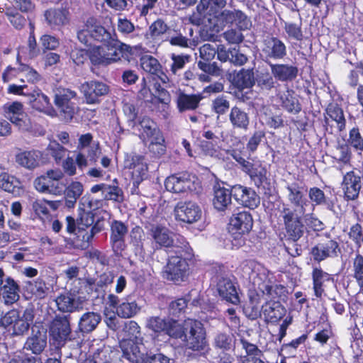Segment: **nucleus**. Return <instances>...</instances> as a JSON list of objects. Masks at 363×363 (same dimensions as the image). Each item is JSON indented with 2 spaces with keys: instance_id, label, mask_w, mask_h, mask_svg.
Listing matches in <instances>:
<instances>
[{
  "instance_id": "obj_26",
  "label": "nucleus",
  "mask_w": 363,
  "mask_h": 363,
  "mask_svg": "<svg viewBox=\"0 0 363 363\" xmlns=\"http://www.w3.org/2000/svg\"><path fill=\"white\" fill-rule=\"evenodd\" d=\"M262 43V52L268 59L282 60L287 55L285 43L278 37L267 36Z\"/></svg>"
},
{
  "instance_id": "obj_6",
  "label": "nucleus",
  "mask_w": 363,
  "mask_h": 363,
  "mask_svg": "<svg viewBox=\"0 0 363 363\" xmlns=\"http://www.w3.org/2000/svg\"><path fill=\"white\" fill-rule=\"evenodd\" d=\"M64 173L59 168L47 170L43 174L37 177L33 185L36 191L42 194L55 196L62 194L65 184L62 182Z\"/></svg>"
},
{
  "instance_id": "obj_28",
  "label": "nucleus",
  "mask_w": 363,
  "mask_h": 363,
  "mask_svg": "<svg viewBox=\"0 0 363 363\" xmlns=\"http://www.w3.org/2000/svg\"><path fill=\"white\" fill-rule=\"evenodd\" d=\"M311 279L313 294L317 298H322L323 295H325V283L334 281L333 275L324 271L320 267L313 268Z\"/></svg>"
},
{
  "instance_id": "obj_4",
  "label": "nucleus",
  "mask_w": 363,
  "mask_h": 363,
  "mask_svg": "<svg viewBox=\"0 0 363 363\" xmlns=\"http://www.w3.org/2000/svg\"><path fill=\"white\" fill-rule=\"evenodd\" d=\"M111 35V32L101 25L100 20L94 16L86 19L77 33L79 41L89 48L105 45Z\"/></svg>"
},
{
  "instance_id": "obj_45",
  "label": "nucleus",
  "mask_w": 363,
  "mask_h": 363,
  "mask_svg": "<svg viewBox=\"0 0 363 363\" xmlns=\"http://www.w3.org/2000/svg\"><path fill=\"white\" fill-rule=\"evenodd\" d=\"M83 191V184L78 181H72L67 186H65L62 194L65 195V206L68 208H74Z\"/></svg>"
},
{
  "instance_id": "obj_33",
  "label": "nucleus",
  "mask_w": 363,
  "mask_h": 363,
  "mask_svg": "<svg viewBox=\"0 0 363 363\" xmlns=\"http://www.w3.org/2000/svg\"><path fill=\"white\" fill-rule=\"evenodd\" d=\"M141 68L152 76L157 77L163 83L168 82L169 77L163 72L162 67L159 60L149 55H143L140 59Z\"/></svg>"
},
{
  "instance_id": "obj_10",
  "label": "nucleus",
  "mask_w": 363,
  "mask_h": 363,
  "mask_svg": "<svg viewBox=\"0 0 363 363\" xmlns=\"http://www.w3.org/2000/svg\"><path fill=\"white\" fill-rule=\"evenodd\" d=\"M72 293H64L55 298L57 310L62 313H73L80 311L84 308L87 301L86 296L80 295L79 291V279L76 280L71 289Z\"/></svg>"
},
{
  "instance_id": "obj_23",
  "label": "nucleus",
  "mask_w": 363,
  "mask_h": 363,
  "mask_svg": "<svg viewBox=\"0 0 363 363\" xmlns=\"http://www.w3.org/2000/svg\"><path fill=\"white\" fill-rule=\"evenodd\" d=\"M82 91L86 104H96L100 103L102 97L108 94L109 86L104 82L91 80L82 85Z\"/></svg>"
},
{
  "instance_id": "obj_13",
  "label": "nucleus",
  "mask_w": 363,
  "mask_h": 363,
  "mask_svg": "<svg viewBox=\"0 0 363 363\" xmlns=\"http://www.w3.org/2000/svg\"><path fill=\"white\" fill-rule=\"evenodd\" d=\"M340 253L339 242L330 237L318 242L311 247L310 251L313 259L318 263L328 258L337 257Z\"/></svg>"
},
{
  "instance_id": "obj_63",
  "label": "nucleus",
  "mask_w": 363,
  "mask_h": 363,
  "mask_svg": "<svg viewBox=\"0 0 363 363\" xmlns=\"http://www.w3.org/2000/svg\"><path fill=\"white\" fill-rule=\"evenodd\" d=\"M124 330L128 338L127 340L136 342H141L143 341L140 327L137 322L134 320L128 321L125 324Z\"/></svg>"
},
{
  "instance_id": "obj_62",
  "label": "nucleus",
  "mask_w": 363,
  "mask_h": 363,
  "mask_svg": "<svg viewBox=\"0 0 363 363\" xmlns=\"http://www.w3.org/2000/svg\"><path fill=\"white\" fill-rule=\"evenodd\" d=\"M104 199L106 201L121 203L124 201V193L118 185H107Z\"/></svg>"
},
{
  "instance_id": "obj_24",
  "label": "nucleus",
  "mask_w": 363,
  "mask_h": 363,
  "mask_svg": "<svg viewBox=\"0 0 363 363\" xmlns=\"http://www.w3.org/2000/svg\"><path fill=\"white\" fill-rule=\"evenodd\" d=\"M233 191L235 200L243 207L254 210L259 206L260 197L252 188L235 184Z\"/></svg>"
},
{
  "instance_id": "obj_11",
  "label": "nucleus",
  "mask_w": 363,
  "mask_h": 363,
  "mask_svg": "<svg viewBox=\"0 0 363 363\" xmlns=\"http://www.w3.org/2000/svg\"><path fill=\"white\" fill-rule=\"evenodd\" d=\"M124 167L131 170V179L134 188H138L141 182L146 178L148 166L145 157L143 155L132 152L125 156Z\"/></svg>"
},
{
  "instance_id": "obj_51",
  "label": "nucleus",
  "mask_w": 363,
  "mask_h": 363,
  "mask_svg": "<svg viewBox=\"0 0 363 363\" xmlns=\"http://www.w3.org/2000/svg\"><path fill=\"white\" fill-rule=\"evenodd\" d=\"M258 288L263 295L270 298H281L286 292V288L284 285L276 284L274 286L270 280L263 281Z\"/></svg>"
},
{
  "instance_id": "obj_53",
  "label": "nucleus",
  "mask_w": 363,
  "mask_h": 363,
  "mask_svg": "<svg viewBox=\"0 0 363 363\" xmlns=\"http://www.w3.org/2000/svg\"><path fill=\"white\" fill-rule=\"evenodd\" d=\"M338 151L337 156H333V161L341 167L350 166L352 160V152L351 147L347 143L338 144L336 146Z\"/></svg>"
},
{
  "instance_id": "obj_54",
  "label": "nucleus",
  "mask_w": 363,
  "mask_h": 363,
  "mask_svg": "<svg viewBox=\"0 0 363 363\" xmlns=\"http://www.w3.org/2000/svg\"><path fill=\"white\" fill-rule=\"evenodd\" d=\"M5 16L10 24L16 30H22L26 25L28 19L22 13L13 8H8L6 10Z\"/></svg>"
},
{
  "instance_id": "obj_16",
  "label": "nucleus",
  "mask_w": 363,
  "mask_h": 363,
  "mask_svg": "<svg viewBox=\"0 0 363 363\" xmlns=\"http://www.w3.org/2000/svg\"><path fill=\"white\" fill-rule=\"evenodd\" d=\"M217 47L205 43L199 49L200 60L197 62L198 67L203 72L213 75L221 74V69L216 62H212L218 52Z\"/></svg>"
},
{
  "instance_id": "obj_27",
  "label": "nucleus",
  "mask_w": 363,
  "mask_h": 363,
  "mask_svg": "<svg viewBox=\"0 0 363 363\" xmlns=\"http://www.w3.org/2000/svg\"><path fill=\"white\" fill-rule=\"evenodd\" d=\"M228 121L233 130L247 132L250 126V113L245 108L238 105L230 108Z\"/></svg>"
},
{
  "instance_id": "obj_48",
  "label": "nucleus",
  "mask_w": 363,
  "mask_h": 363,
  "mask_svg": "<svg viewBox=\"0 0 363 363\" xmlns=\"http://www.w3.org/2000/svg\"><path fill=\"white\" fill-rule=\"evenodd\" d=\"M255 80L259 90L265 92L271 91L277 84L272 72H269L267 69L258 71Z\"/></svg>"
},
{
  "instance_id": "obj_30",
  "label": "nucleus",
  "mask_w": 363,
  "mask_h": 363,
  "mask_svg": "<svg viewBox=\"0 0 363 363\" xmlns=\"http://www.w3.org/2000/svg\"><path fill=\"white\" fill-rule=\"evenodd\" d=\"M262 313L265 322L276 324L286 315V309L278 301H269L262 306Z\"/></svg>"
},
{
  "instance_id": "obj_21",
  "label": "nucleus",
  "mask_w": 363,
  "mask_h": 363,
  "mask_svg": "<svg viewBox=\"0 0 363 363\" xmlns=\"http://www.w3.org/2000/svg\"><path fill=\"white\" fill-rule=\"evenodd\" d=\"M225 183L216 182L213 186V199L212 204L213 208L219 212H225L232 206V197L234 198L233 188L234 185L230 188H226Z\"/></svg>"
},
{
  "instance_id": "obj_50",
  "label": "nucleus",
  "mask_w": 363,
  "mask_h": 363,
  "mask_svg": "<svg viewBox=\"0 0 363 363\" xmlns=\"http://www.w3.org/2000/svg\"><path fill=\"white\" fill-rule=\"evenodd\" d=\"M308 198L313 206H324L326 209L333 211L334 202L328 198L319 187L313 186L308 190Z\"/></svg>"
},
{
  "instance_id": "obj_2",
  "label": "nucleus",
  "mask_w": 363,
  "mask_h": 363,
  "mask_svg": "<svg viewBox=\"0 0 363 363\" xmlns=\"http://www.w3.org/2000/svg\"><path fill=\"white\" fill-rule=\"evenodd\" d=\"M65 232L69 236L64 237V242L69 249L86 250L92 245L94 238L105 229V219H95L92 211H83L75 219L72 216L65 218Z\"/></svg>"
},
{
  "instance_id": "obj_34",
  "label": "nucleus",
  "mask_w": 363,
  "mask_h": 363,
  "mask_svg": "<svg viewBox=\"0 0 363 363\" xmlns=\"http://www.w3.org/2000/svg\"><path fill=\"white\" fill-rule=\"evenodd\" d=\"M286 189L289 192V201L294 206L300 207L298 211H300L301 214H304V206L307 203V200L305 198V194L307 191L306 186L298 182H292L289 184Z\"/></svg>"
},
{
  "instance_id": "obj_17",
  "label": "nucleus",
  "mask_w": 363,
  "mask_h": 363,
  "mask_svg": "<svg viewBox=\"0 0 363 363\" xmlns=\"http://www.w3.org/2000/svg\"><path fill=\"white\" fill-rule=\"evenodd\" d=\"M77 93L69 89H58L55 94L54 103L60 115L67 121H71L75 113L74 103L72 99L76 98Z\"/></svg>"
},
{
  "instance_id": "obj_60",
  "label": "nucleus",
  "mask_w": 363,
  "mask_h": 363,
  "mask_svg": "<svg viewBox=\"0 0 363 363\" xmlns=\"http://www.w3.org/2000/svg\"><path fill=\"white\" fill-rule=\"evenodd\" d=\"M47 199H36L32 203V210L35 216L42 221L50 219L51 214L47 206Z\"/></svg>"
},
{
  "instance_id": "obj_39",
  "label": "nucleus",
  "mask_w": 363,
  "mask_h": 363,
  "mask_svg": "<svg viewBox=\"0 0 363 363\" xmlns=\"http://www.w3.org/2000/svg\"><path fill=\"white\" fill-rule=\"evenodd\" d=\"M45 17L50 26H62L68 24L70 19L69 8L67 5L60 8L47 10Z\"/></svg>"
},
{
  "instance_id": "obj_40",
  "label": "nucleus",
  "mask_w": 363,
  "mask_h": 363,
  "mask_svg": "<svg viewBox=\"0 0 363 363\" xmlns=\"http://www.w3.org/2000/svg\"><path fill=\"white\" fill-rule=\"evenodd\" d=\"M202 99L201 94H188L184 91H179L176 101L177 108L180 113L194 111L199 106Z\"/></svg>"
},
{
  "instance_id": "obj_19",
  "label": "nucleus",
  "mask_w": 363,
  "mask_h": 363,
  "mask_svg": "<svg viewBox=\"0 0 363 363\" xmlns=\"http://www.w3.org/2000/svg\"><path fill=\"white\" fill-rule=\"evenodd\" d=\"M128 226L122 220H113L110 223V245L115 255H121L126 249L125 237Z\"/></svg>"
},
{
  "instance_id": "obj_3",
  "label": "nucleus",
  "mask_w": 363,
  "mask_h": 363,
  "mask_svg": "<svg viewBox=\"0 0 363 363\" xmlns=\"http://www.w3.org/2000/svg\"><path fill=\"white\" fill-rule=\"evenodd\" d=\"M108 52H105L102 45L94 46L91 52V64L94 67H107L122 60L130 62L135 59V51L137 47H133L120 40L115 33L104 45Z\"/></svg>"
},
{
  "instance_id": "obj_41",
  "label": "nucleus",
  "mask_w": 363,
  "mask_h": 363,
  "mask_svg": "<svg viewBox=\"0 0 363 363\" xmlns=\"http://www.w3.org/2000/svg\"><path fill=\"white\" fill-rule=\"evenodd\" d=\"M139 137L146 143L155 137L162 135L157 123L148 116H143L139 121Z\"/></svg>"
},
{
  "instance_id": "obj_9",
  "label": "nucleus",
  "mask_w": 363,
  "mask_h": 363,
  "mask_svg": "<svg viewBox=\"0 0 363 363\" xmlns=\"http://www.w3.org/2000/svg\"><path fill=\"white\" fill-rule=\"evenodd\" d=\"M70 315H56L49 325V335L52 344L57 349L71 340Z\"/></svg>"
},
{
  "instance_id": "obj_8",
  "label": "nucleus",
  "mask_w": 363,
  "mask_h": 363,
  "mask_svg": "<svg viewBox=\"0 0 363 363\" xmlns=\"http://www.w3.org/2000/svg\"><path fill=\"white\" fill-rule=\"evenodd\" d=\"M340 185L343 199L347 203L357 201L363 191V171L353 167L342 174Z\"/></svg>"
},
{
  "instance_id": "obj_14",
  "label": "nucleus",
  "mask_w": 363,
  "mask_h": 363,
  "mask_svg": "<svg viewBox=\"0 0 363 363\" xmlns=\"http://www.w3.org/2000/svg\"><path fill=\"white\" fill-rule=\"evenodd\" d=\"M14 159L19 167L30 171L35 169L48 162L44 152L36 149H19Z\"/></svg>"
},
{
  "instance_id": "obj_35",
  "label": "nucleus",
  "mask_w": 363,
  "mask_h": 363,
  "mask_svg": "<svg viewBox=\"0 0 363 363\" xmlns=\"http://www.w3.org/2000/svg\"><path fill=\"white\" fill-rule=\"evenodd\" d=\"M267 173V167L263 162L256 160L252 162L245 174L249 176L254 185L257 189H260L261 187L264 188L265 184H269Z\"/></svg>"
},
{
  "instance_id": "obj_36",
  "label": "nucleus",
  "mask_w": 363,
  "mask_h": 363,
  "mask_svg": "<svg viewBox=\"0 0 363 363\" xmlns=\"http://www.w3.org/2000/svg\"><path fill=\"white\" fill-rule=\"evenodd\" d=\"M325 114L324 121L326 129L329 124V118L335 121L337 129L339 132H342L346 128V118L343 108L337 103H330L325 108Z\"/></svg>"
},
{
  "instance_id": "obj_55",
  "label": "nucleus",
  "mask_w": 363,
  "mask_h": 363,
  "mask_svg": "<svg viewBox=\"0 0 363 363\" xmlns=\"http://www.w3.org/2000/svg\"><path fill=\"white\" fill-rule=\"evenodd\" d=\"M24 48L22 47L21 48H19V50H21L22 52H23ZM16 62L18 64L17 67H12L11 65H8L1 74V79L2 81L4 83H8L15 79H17L20 74H22V61H21V56L20 55V51H18L17 56H16Z\"/></svg>"
},
{
  "instance_id": "obj_57",
  "label": "nucleus",
  "mask_w": 363,
  "mask_h": 363,
  "mask_svg": "<svg viewBox=\"0 0 363 363\" xmlns=\"http://www.w3.org/2000/svg\"><path fill=\"white\" fill-rule=\"evenodd\" d=\"M346 143L354 151L363 152V135L357 125L350 129Z\"/></svg>"
},
{
  "instance_id": "obj_32",
  "label": "nucleus",
  "mask_w": 363,
  "mask_h": 363,
  "mask_svg": "<svg viewBox=\"0 0 363 363\" xmlns=\"http://www.w3.org/2000/svg\"><path fill=\"white\" fill-rule=\"evenodd\" d=\"M170 234V230L162 225H152L149 230V235L155 243V249L173 246L174 240Z\"/></svg>"
},
{
  "instance_id": "obj_49",
  "label": "nucleus",
  "mask_w": 363,
  "mask_h": 363,
  "mask_svg": "<svg viewBox=\"0 0 363 363\" xmlns=\"http://www.w3.org/2000/svg\"><path fill=\"white\" fill-rule=\"evenodd\" d=\"M26 289L36 300L44 299L48 296L49 291V287L41 276L38 277L33 281H28Z\"/></svg>"
},
{
  "instance_id": "obj_31",
  "label": "nucleus",
  "mask_w": 363,
  "mask_h": 363,
  "mask_svg": "<svg viewBox=\"0 0 363 363\" xmlns=\"http://www.w3.org/2000/svg\"><path fill=\"white\" fill-rule=\"evenodd\" d=\"M245 355L241 357L240 363H268L263 351L257 345L242 337L240 339Z\"/></svg>"
},
{
  "instance_id": "obj_43",
  "label": "nucleus",
  "mask_w": 363,
  "mask_h": 363,
  "mask_svg": "<svg viewBox=\"0 0 363 363\" xmlns=\"http://www.w3.org/2000/svg\"><path fill=\"white\" fill-rule=\"evenodd\" d=\"M20 287L14 279L8 277L5 283L0 287L1 297H2L6 305H12L17 302L20 298Z\"/></svg>"
},
{
  "instance_id": "obj_47",
  "label": "nucleus",
  "mask_w": 363,
  "mask_h": 363,
  "mask_svg": "<svg viewBox=\"0 0 363 363\" xmlns=\"http://www.w3.org/2000/svg\"><path fill=\"white\" fill-rule=\"evenodd\" d=\"M101 321V316L96 312H86L79 318L78 329L82 333L94 330Z\"/></svg>"
},
{
  "instance_id": "obj_1",
  "label": "nucleus",
  "mask_w": 363,
  "mask_h": 363,
  "mask_svg": "<svg viewBox=\"0 0 363 363\" xmlns=\"http://www.w3.org/2000/svg\"><path fill=\"white\" fill-rule=\"evenodd\" d=\"M146 328L152 332L154 338L164 334L172 339L180 340V347L185 352L203 354L209 349L206 329L199 320L187 318L181 323L173 318L151 316L147 320Z\"/></svg>"
},
{
  "instance_id": "obj_12",
  "label": "nucleus",
  "mask_w": 363,
  "mask_h": 363,
  "mask_svg": "<svg viewBox=\"0 0 363 363\" xmlns=\"http://www.w3.org/2000/svg\"><path fill=\"white\" fill-rule=\"evenodd\" d=\"M194 177L187 172L172 174L165 179L164 187L167 191L174 194L193 191L196 190Z\"/></svg>"
},
{
  "instance_id": "obj_58",
  "label": "nucleus",
  "mask_w": 363,
  "mask_h": 363,
  "mask_svg": "<svg viewBox=\"0 0 363 363\" xmlns=\"http://www.w3.org/2000/svg\"><path fill=\"white\" fill-rule=\"evenodd\" d=\"M140 311V307L136 301H124L118 305L116 313L118 316L123 318H130L135 315Z\"/></svg>"
},
{
  "instance_id": "obj_29",
  "label": "nucleus",
  "mask_w": 363,
  "mask_h": 363,
  "mask_svg": "<svg viewBox=\"0 0 363 363\" xmlns=\"http://www.w3.org/2000/svg\"><path fill=\"white\" fill-rule=\"evenodd\" d=\"M271 72L277 82H291L297 77L298 69L296 66L284 63H269Z\"/></svg>"
},
{
  "instance_id": "obj_18",
  "label": "nucleus",
  "mask_w": 363,
  "mask_h": 363,
  "mask_svg": "<svg viewBox=\"0 0 363 363\" xmlns=\"http://www.w3.org/2000/svg\"><path fill=\"white\" fill-rule=\"evenodd\" d=\"M216 289L221 300L236 306L240 303L236 283L228 277L217 275L216 277Z\"/></svg>"
},
{
  "instance_id": "obj_44",
  "label": "nucleus",
  "mask_w": 363,
  "mask_h": 363,
  "mask_svg": "<svg viewBox=\"0 0 363 363\" xmlns=\"http://www.w3.org/2000/svg\"><path fill=\"white\" fill-rule=\"evenodd\" d=\"M231 82L239 91L252 88L255 84L252 69L242 68L233 73Z\"/></svg>"
},
{
  "instance_id": "obj_61",
  "label": "nucleus",
  "mask_w": 363,
  "mask_h": 363,
  "mask_svg": "<svg viewBox=\"0 0 363 363\" xmlns=\"http://www.w3.org/2000/svg\"><path fill=\"white\" fill-rule=\"evenodd\" d=\"M30 33L27 41V55L29 58L33 59L36 57L39 53L40 50L38 47L35 36V24L31 21H29Z\"/></svg>"
},
{
  "instance_id": "obj_15",
  "label": "nucleus",
  "mask_w": 363,
  "mask_h": 363,
  "mask_svg": "<svg viewBox=\"0 0 363 363\" xmlns=\"http://www.w3.org/2000/svg\"><path fill=\"white\" fill-rule=\"evenodd\" d=\"M254 220L251 213L242 211L234 213L230 218L229 232L235 235V239H241L252 230Z\"/></svg>"
},
{
  "instance_id": "obj_22",
  "label": "nucleus",
  "mask_w": 363,
  "mask_h": 363,
  "mask_svg": "<svg viewBox=\"0 0 363 363\" xmlns=\"http://www.w3.org/2000/svg\"><path fill=\"white\" fill-rule=\"evenodd\" d=\"M47 346V330L42 325H33L27 337L23 349L35 355L40 354Z\"/></svg>"
},
{
  "instance_id": "obj_52",
  "label": "nucleus",
  "mask_w": 363,
  "mask_h": 363,
  "mask_svg": "<svg viewBox=\"0 0 363 363\" xmlns=\"http://www.w3.org/2000/svg\"><path fill=\"white\" fill-rule=\"evenodd\" d=\"M46 151L48 155L53 158L57 164H60L69 152L66 147L55 140L51 141L48 144Z\"/></svg>"
},
{
  "instance_id": "obj_20",
  "label": "nucleus",
  "mask_w": 363,
  "mask_h": 363,
  "mask_svg": "<svg viewBox=\"0 0 363 363\" xmlns=\"http://www.w3.org/2000/svg\"><path fill=\"white\" fill-rule=\"evenodd\" d=\"M174 213L176 220L188 224L198 222L202 216L201 208L192 201L178 202Z\"/></svg>"
},
{
  "instance_id": "obj_64",
  "label": "nucleus",
  "mask_w": 363,
  "mask_h": 363,
  "mask_svg": "<svg viewBox=\"0 0 363 363\" xmlns=\"http://www.w3.org/2000/svg\"><path fill=\"white\" fill-rule=\"evenodd\" d=\"M347 235L355 246L360 247L363 245V226L360 223L357 222L352 224L350 227Z\"/></svg>"
},
{
  "instance_id": "obj_5",
  "label": "nucleus",
  "mask_w": 363,
  "mask_h": 363,
  "mask_svg": "<svg viewBox=\"0 0 363 363\" xmlns=\"http://www.w3.org/2000/svg\"><path fill=\"white\" fill-rule=\"evenodd\" d=\"M174 255L168 257L164 267V277L169 281H183L189 270L187 259H191L192 254L183 247H177Z\"/></svg>"
},
{
  "instance_id": "obj_56",
  "label": "nucleus",
  "mask_w": 363,
  "mask_h": 363,
  "mask_svg": "<svg viewBox=\"0 0 363 363\" xmlns=\"http://www.w3.org/2000/svg\"><path fill=\"white\" fill-rule=\"evenodd\" d=\"M19 183V181L15 177L7 172H2L0 174V188L5 191L11 193L13 195L18 194Z\"/></svg>"
},
{
  "instance_id": "obj_38",
  "label": "nucleus",
  "mask_w": 363,
  "mask_h": 363,
  "mask_svg": "<svg viewBox=\"0 0 363 363\" xmlns=\"http://www.w3.org/2000/svg\"><path fill=\"white\" fill-rule=\"evenodd\" d=\"M139 342L130 340H122L120 347L122 350V357L130 363H144V353L141 352L138 345Z\"/></svg>"
},
{
  "instance_id": "obj_37",
  "label": "nucleus",
  "mask_w": 363,
  "mask_h": 363,
  "mask_svg": "<svg viewBox=\"0 0 363 363\" xmlns=\"http://www.w3.org/2000/svg\"><path fill=\"white\" fill-rule=\"evenodd\" d=\"M281 107L289 113L298 114L301 111V104L294 96L292 89H287L284 92H279L276 94Z\"/></svg>"
},
{
  "instance_id": "obj_42",
  "label": "nucleus",
  "mask_w": 363,
  "mask_h": 363,
  "mask_svg": "<svg viewBox=\"0 0 363 363\" xmlns=\"http://www.w3.org/2000/svg\"><path fill=\"white\" fill-rule=\"evenodd\" d=\"M32 96L33 108L45 114L55 117L57 115L56 110L53 108L49 97L41 91L39 89L33 90Z\"/></svg>"
},
{
  "instance_id": "obj_7",
  "label": "nucleus",
  "mask_w": 363,
  "mask_h": 363,
  "mask_svg": "<svg viewBox=\"0 0 363 363\" xmlns=\"http://www.w3.org/2000/svg\"><path fill=\"white\" fill-rule=\"evenodd\" d=\"M303 216L296 208L284 207L281 211L285 233L288 241H298L304 234L305 225Z\"/></svg>"
},
{
  "instance_id": "obj_59",
  "label": "nucleus",
  "mask_w": 363,
  "mask_h": 363,
  "mask_svg": "<svg viewBox=\"0 0 363 363\" xmlns=\"http://www.w3.org/2000/svg\"><path fill=\"white\" fill-rule=\"evenodd\" d=\"M93 50L94 47L90 48L89 50L75 48L70 52V58L76 65L82 66L87 61V59L91 61V55Z\"/></svg>"
},
{
  "instance_id": "obj_46",
  "label": "nucleus",
  "mask_w": 363,
  "mask_h": 363,
  "mask_svg": "<svg viewBox=\"0 0 363 363\" xmlns=\"http://www.w3.org/2000/svg\"><path fill=\"white\" fill-rule=\"evenodd\" d=\"M236 337L230 332L218 331L213 337V346L222 351L234 350L236 344Z\"/></svg>"
},
{
  "instance_id": "obj_25",
  "label": "nucleus",
  "mask_w": 363,
  "mask_h": 363,
  "mask_svg": "<svg viewBox=\"0 0 363 363\" xmlns=\"http://www.w3.org/2000/svg\"><path fill=\"white\" fill-rule=\"evenodd\" d=\"M7 105L5 112L10 121L20 130H28L30 127V121L27 113L23 110V104L19 101H13Z\"/></svg>"
}]
</instances>
